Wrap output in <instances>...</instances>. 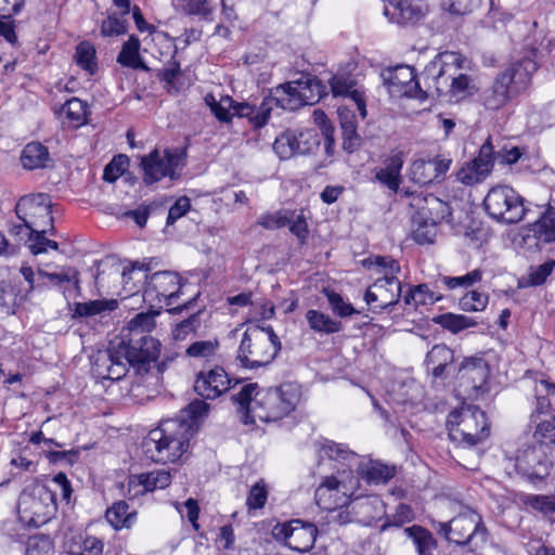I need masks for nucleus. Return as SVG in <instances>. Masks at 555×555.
<instances>
[{"label":"nucleus","mask_w":555,"mask_h":555,"mask_svg":"<svg viewBox=\"0 0 555 555\" xmlns=\"http://www.w3.org/2000/svg\"><path fill=\"white\" fill-rule=\"evenodd\" d=\"M160 343L151 335L120 334L119 340L99 351L92 362V374L101 380L124 378L128 366L139 375L147 373L160 353Z\"/></svg>","instance_id":"f257e3e1"},{"label":"nucleus","mask_w":555,"mask_h":555,"mask_svg":"<svg viewBox=\"0 0 555 555\" xmlns=\"http://www.w3.org/2000/svg\"><path fill=\"white\" fill-rule=\"evenodd\" d=\"M538 64L531 57L512 62L498 73L492 83L479 94V103L488 112H498L506 107L520 94L525 93Z\"/></svg>","instance_id":"f03ea898"},{"label":"nucleus","mask_w":555,"mask_h":555,"mask_svg":"<svg viewBox=\"0 0 555 555\" xmlns=\"http://www.w3.org/2000/svg\"><path fill=\"white\" fill-rule=\"evenodd\" d=\"M192 425L180 420H165L149 431L141 442L146 459L155 463H175L190 447Z\"/></svg>","instance_id":"7ed1b4c3"},{"label":"nucleus","mask_w":555,"mask_h":555,"mask_svg":"<svg viewBox=\"0 0 555 555\" xmlns=\"http://www.w3.org/2000/svg\"><path fill=\"white\" fill-rule=\"evenodd\" d=\"M280 350L281 341L272 326H248L243 334L236 359L245 369H258L270 364Z\"/></svg>","instance_id":"20e7f679"},{"label":"nucleus","mask_w":555,"mask_h":555,"mask_svg":"<svg viewBox=\"0 0 555 555\" xmlns=\"http://www.w3.org/2000/svg\"><path fill=\"white\" fill-rule=\"evenodd\" d=\"M301 391L295 383H284L279 387L261 389L255 396L251 411V423L255 418L261 422H276L289 415L300 400Z\"/></svg>","instance_id":"39448f33"},{"label":"nucleus","mask_w":555,"mask_h":555,"mask_svg":"<svg viewBox=\"0 0 555 555\" xmlns=\"http://www.w3.org/2000/svg\"><path fill=\"white\" fill-rule=\"evenodd\" d=\"M460 59L455 54L442 53L426 66L425 74L439 96L463 99L470 93L472 78L460 73Z\"/></svg>","instance_id":"423d86ee"},{"label":"nucleus","mask_w":555,"mask_h":555,"mask_svg":"<svg viewBox=\"0 0 555 555\" xmlns=\"http://www.w3.org/2000/svg\"><path fill=\"white\" fill-rule=\"evenodd\" d=\"M447 427L450 439L462 447H475L490 435V423L486 413L470 404L450 412Z\"/></svg>","instance_id":"0eeeda50"},{"label":"nucleus","mask_w":555,"mask_h":555,"mask_svg":"<svg viewBox=\"0 0 555 555\" xmlns=\"http://www.w3.org/2000/svg\"><path fill=\"white\" fill-rule=\"evenodd\" d=\"M145 287L143 292V299L152 308L158 310L167 308L170 313H178L188 309L192 300H188L182 305L173 307L177 298L182 294L181 278L178 273L171 271H158L151 275H144Z\"/></svg>","instance_id":"6e6552de"},{"label":"nucleus","mask_w":555,"mask_h":555,"mask_svg":"<svg viewBox=\"0 0 555 555\" xmlns=\"http://www.w3.org/2000/svg\"><path fill=\"white\" fill-rule=\"evenodd\" d=\"M439 533L452 543L468 545L473 550L481 547L488 539V530L481 516L469 507H464L448 522H439Z\"/></svg>","instance_id":"1a4fd4ad"},{"label":"nucleus","mask_w":555,"mask_h":555,"mask_svg":"<svg viewBox=\"0 0 555 555\" xmlns=\"http://www.w3.org/2000/svg\"><path fill=\"white\" fill-rule=\"evenodd\" d=\"M278 107L295 111L304 105H313L326 95V87L320 79L311 75H302L299 79L279 85L273 88Z\"/></svg>","instance_id":"9d476101"},{"label":"nucleus","mask_w":555,"mask_h":555,"mask_svg":"<svg viewBox=\"0 0 555 555\" xmlns=\"http://www.w3.org/2000/svg\"><path fill=\"white\" fill-rule=\"evenodd\" d=\"M337 476H326L322 479L314 492L317 505L325 511H335L348 506L352 499H358L357 494L359 479L350 470L338 472Z\"/></svg>","instance_id":"9b49d317"},{"label":"nucleus","mask_w":555,"mask_h":555,"mask_svg":"<svg viewBox=\"0 0 555 555\" xmlns=\"http://www.w3.org/2000/svg\"><path fill=\"white\" fill-rule=\"evenodd\" d=\"M525 198L508 185L490 189L483 199V207L490 218L505 224L518 223L527 212Z\"/></svg>","instance_id":"f8f14e48"},{"label":"nucleus","mask_w":555,"mask_h":555,"mask_svg":"<svg viewBox=\"0 0 555 555\" xmlns=\"http://www.w3.org/2000/svg\"><path fill=\"white\" fill-rule=\"evenodd\" d=\"M185 153L180 149H166L162 153L154 149L140 158V168L143 171L142 180L145 185H152L164 178L178 180L184 166Z\"/></svg>","instance_id":"ddd939ff"},{"label":"nucleus","mask_w":555,"mask_h":555,"mask_svg":"<svg viewBox=\"0 0 555 555\" xmlns=\"http://www.w3.org/2000/svg\"><path fill=\"white\" fill-rule=\"evenodd\" d=\"M15 212L29 230L50 228L54 232L52 203L47 194L23 196L15 206Z\"/></svg>","instance_id":"4468645a"},{"label":"nucleus","mask_w":555,"mask_h":555,"mask_svg":"<svg viewBox=\"0 0 555 555\" xmlns=\"http://www.w3.org/2000/svg\"><path fill=\"white\" fill-rule=\"evenodd\" d=\"M319 144L315 129H287L275 139L273 150L281 159H288L294 155L310 154Z\"/></svg>","instance_id":"2eb2a0df"},{"label":"nucleus","mask_w":555,"mask_h":555,"mask_svg":"<svg viewBox=\"0 0 555 555\" xmlns=\"http://www.w3.org/2000/svg\"><path fill=\"white\" fill-rule=\"evenodd\" d=\"M272 533L276 540L283 541L289 548L305 553L313 547L318 528L312 522L293 519L285 524H278Z\"/></svg>","instance_id":"dca6fc26"},{"label":"nucleus","mask_w":555,"mask_h":555,"mask_svg":"<svg viewBox=\"0 0 555 555\" xmlns=\"http://www.w3.org/2000/svg\"><path fill=\"white\" fill-rule=\"evenodd\" d=\"M552 466L553 462L546 450L535 446L520 450L515 462L517 473L532 483L544 480Z\"/></svg>","instance_id":"f3484780"},{"label":"nucleus","mask_w":555,"mask_h":555,"mask_svg":"<svg viewBox=\"0 0 555 555\" xmlns=\"http://www.w3.org/2000/svg\"><path fill=\"white\" fill-rule=\"evenodd\" d=\"M402 284L397 276L377 279L365 292L364 300L374 312H380L398 304Z\"/></svg>","instance_id":"a211bd4d"},{"label":"nucleus","mask_w":555,"mask_h":555,"mask_svg":"<svg viewBox=\"0 0 555 555\" xmlns=\"http://www.w3.org/2000/svg\"><path fill=\"white\" fill-rule=\"evenodd\" d=\"M406 196H411L410 206L415 209L416 220H428L436 224L451 217V207L447 202L433 194L413 193L405 191Z\"/></svg>","instance_id":"6ab92c4d"},{"label":"nucleus","mask_w":555,"mask_h":555,"mask_svg":"<svg viewBox=\"0 0 555 555\" xmlns=\"http://www.w3.org/2000/svg\"><path fill=\"white\" fill-rule=\"evenodd\" d=\"M386 81L390 93L398 96L414 98L425 100L426 92L421 88L416 78L414 67L409 65H399L388 72Z\"/></svg>","instance_id":"aec40b11"},{"label":"nucleus","mask_w":555,"mask_h":555,"mask_svg":"<svg viewBox=\"0 0 555 555\" xmlns=\"http://www.w3.org/2000/svg\"><path fill=\"white\" fill-rule=\"evenodd\" d=\"M18 507L31 516L29 521L38 525L44 522L55 509L54 493L46 487H39L30 494H23Z\"/></svg>","instance_id":"412c9836"},{"label":"nucleus","mask_w":555,"mask_h":555,"mask_svg":"<svg viewBox=\"0 0 555 555\" xmlns=\"http://www.w3.org/2000/svg\"><path fill=\"white\" fill-rule=\"evenodd\" d=\"M452 160L443 156L415 159L409 168V178L414 183L427 185L443 180Z\"/></svg>","instance_id":"4be33fe9"},{"label":"nucleus","mask_w":555,"mask_h":555,"mask_svg":"<svg viewBox=\"0 0 555 555\" xmlns=\"http://www.w3.org/2000/svg\"><path fill=\"white\" fill-rule=\"evenodd\" d=\"M493 168V147L490 142L481 145L476 158L467 163L457 172V180L466 185L483 181Z\"/></svg>","instance_id":"5701e85b"},{"label":"nucleus","mask_w":555,"mask_h":555,"mask_svg":"<svg viewBox=\"0 0 555 555\" xmlns=\"http://www.w3.org/2000/svg\"><path fill=\"white\" fill-rule=\"evenodd\" d=\"M231 388V379L221 366L197 373L195 392L204 399H216Z\"/></svg>","instance_id":"b1692460"},{"label":"nucleus","mask_w":555,"mask_h":555,"mask_svg":"<svg viewBox=\"0 0 555 555\" xmlns=\"http://www.w3.org/2000/svg\"><path fill=\"white\" fill-rule=\"evenodd\" d=\"M524 243L540 248L555 242V208L548 207L538 220L528 223L524 229Z\"/></svg>","instance_id":"393cba45"},{"label":"nucleus","mask_w":555,"mask_h":555,"mask_svg":"<svg viewBox=\"0 0 555 555\" xmlns=\"http://www.w3.org/2000/svg\"><path fill=\"white\" fill-rule=\"evenodd\" d=\"M489 374V365L481 358L467 359L459 367L461 385H465L472 391L469 395L474 396L485 390Z\"/></svg>","instance_id":"a878e982"},{"label":"nucleus","mask_w":555,"mask_h":555,"mask_svg":"<svg viewBox=\"0 0 555 555\" xmlns=\"http://www.w3.org/2000/svg\"><path fill=\"white\" fill-rule=\"evenodd\" d=\"M274 98L275 94H273V89H271L270 94L264 96L258 106L234 101L233 114L241 118H247L255 129L262 128L268 124L273 106H278V102Z\"/></svg>","instance_id":"bb28decb"},{"label":"nucleus","mask_w":555,"mask_h":555,"mask_svg":"<svg viewBox=\"0 0 555 555\" xmlns=\"http://www.w3.org/2000/svg\"><path fill=\"white\" fill-rule=\"evenodd\" d=\"M453 363L454 352L444 344L435 345L425 358V365L433 382L447 379Z\"/></svg>","instance_id":"cd10ccee"},{"label":"nucleus","mask_w":555,"mask_h":555,"mask_svg":"<svg viewBox=\"0 0 555 555\" xmlns=\"http://www.w3.org/2000/svg\"><path fill=\"white\" fill-rule=\"evenodd\" d=\"M384 14L399 25L414 24L423 16V4L421 0H392L385 5Z\"/></svg>","instance_id":"c85d7f7f"},{"label":"nucleus","mask_w":555,"mask_h":555,"mask_svg":"<svg viewBox=\"0 0 555 555\" xmlns=\"http://www.w3.org/2000/svg\"><path fill=\"white\" fill-rule=\"evenodd\" d=\"M404 164L403 153L395 152L389 155L384 167L375 170V180L397 193L401 184V170Z\"/></svg>","instance_id":"c756f323"},{"label":"nucleus","mask_w":555,"mask_h":555,"mask_svg":"<svg viewBox=\"0 0 555 555\" xmlns=\"http://www.w3.org/2000/svg\"><path fill=\"white\" fill-rule=\"evenodd\" d=\"M358 474L369 485H385L397 474V467L377 460H370L366 463L359 464Z\"/></svg>","instance_id":"7c9ffc66"},{"label":"nucleus","mask_w":555,"mask_h":555,"mask_svg":"<svg viewBox=\"0 0 555 555\" xmlns=\"http://www.w3.org/2000/svg\"><path fill=\"white\" fill-rule=\"evenodd\" d=\"M140 40L137 36L131 35L121 46V50L117 55V63L124 67L131 69H141L149 72L150 67L145 64L140 55Z\"/></svg>","instance_id":"2f4dec72"},{"label":"nucleus","mask_w":555,"mask_h":555,"mask_svg":"<svg viewBox=\"0 0 555 555\" xmlns=\"http://www.w3.org/2000/svg\"><path fill=\"white\" fill-rule=\"evenodd\" d=\"M341 135L343 149L348 153H353L361 145V137L357 131V120L353 113L348 111H338Z\"/></svg>","instance_id":"473e14b6"},{"label":"nucleus","mask_w":555,"mask_h":555,"mask_svg":"<svg viewBox=\"0 0 555 555\" xmlns=\"http://www.w3.org/2000/svg\"><path fill=\"white\" fill-rule=\"evenodd\" d=\"M49 162V151L40 142H30L26 144L22 151L21 163L25 169L35 170L46 168Z\"/></svg>","instance_id":"72a5a7b5"},{"label":"nucleus","mask_w":555,"mask_h":555,"mask_svg":"<svg viewBox=\"0 0 555 555\" xmlns=\"http://www.w3.org/2000/svg\"><path fill=\"white\" fill-rule=\"evenodd\" d=\"M404 533L412 540L418 555H434L437 541L428 529L413 525L404 528Z\"/></svg>","instance_id":"f704fd0d"},{"label":"nucleus","mask_w":555,"mask_h":555,"mask_svg":"<svg viewBox=\"0 0 555 555\" xmlns=\"http://www.w3.org/2000/svg\"><path fill=\"white\" fill-rule=\"evenodd\" d=\"M105 518L115 530L129 529L135 521L137 512H129V504L118 501L106 509Z\"/></svg>","instance_id":"c9c22d12"},{"label":"nucleus","mask_w":555,"mask_h":555,"mask_svg":"<svg viewBox=\"0 0 555 555\" xmlns=\"http://www.w3.org/2000/svg\"><path fill=\"white\" fill-rule=\"evenodd\" d=\"M219 349L218 338L195 340L185 349V356L196 361L211 362L218 357Z\"/></svg>","instance_id":"e433bc0d"},{"label":"nucleus","mask_w":555,"mask_h":555,"mask_svg":"<svg viewBox=\"0 0 555 555\" xmlns=\"http://www.w3.org/2000/svg\"><path fill=\"white\" fill-rule=\"evenodd\" d=\"M442 299V295L429 288L425 283L410 287L409 292L403 296V301L406 306H418L434 305L435 302Z\"/></svg>","instance_id":"4c0bfd02"},{"label":"nucleus","mask_w":555,"mask_h":555,"mask_svg":"<svg viewBox=\"0 0 555 555\" xmlns=\"http://www.w3.org/2000/svg\"><path fill=\"white\" fill-rule=\"evenodd\" d=\"M118 308L116 299H96L87 302H78L75 306L74 314L80 318L104 315Z\"/></svg>","instance_id":"58836bf2"},{"label":"nucleus","mask_w":555,"mask_h":555,"mask_svg":"<svg viewBox=\"0 0 555 555\" xmlns=\"http://www.w3.org/2000/svg\"><path fill=\"white\" fill-rule=\"evenodd\" d=\"M319 452L321 456H325L332 461L341 462L346 465H350L358 457V454L350 450L347 444L337 443L332 440H325L321 443Z\"/></svg>","instance_id":"ea45409f"},{"label":"nucleus","mask_w":555,"mask_h":555,"mask_svg":"<svg viewBox=\"0 0 555 555\" xmlns=\"http://www.w3.org/2000/svg\"><path fill=\"white\" fill-rule=\"evenodd\" d=\"M555 269V260L548 259L539 266H530L527 274L519 280L520 287L543 285Z\"/></svg>","instance_id":"a19ab883"},{"label":"nucleus","mask_w":555,"mask_h":555,"mask_svg":"<svg viewBox=\"0 0 555 555\" xmlns=\"http://www.w3.org/2000/svg\"><path fill=\"white\" fill-rule=\"evenodd\" d=\"M306 320L309 324V327L321 334H334L338 333L341 330V323L333 320L327 314L310 309L306 312Z\"/></svg>","instance_id":"79ce46f5"},{"label":"nucleus","mask_w":555,"mask_h":555,"mask_svg":"<svg viewBox=\"0 0 555 555\" xmlns=\"http://www.w3.org/2000/svg\"><path fill=\"white\" fill-rule=\"evenodd\" d=\"M55 113L65 115L66 119L74 126H81L87 122L88 105L78 98H72Z\"/></svg>","instance_id":"37998d69"},{"label":"nucleus","mask_w":555,"mask_h":555,"mask_svg":"<svg viewBox=\"0 0 555 555\" xmlns=\"http://www.w3.org/2000/svg\"><path fill=\"white\" fill-rule=\"evenodd\" d=\"M205 104L220 122H230L234 116V100L230 96H222L219 101L208 93L204 98Z\"/></svg>","instance_id":"c03bdc74"},{"label":"nucleus","mask_w":555,"mask_h":555,"mask_svg":"<svg viewBox=\"0 0 555 555\" xmlns=\"http://www.w3.org/2000/svg\"><path fill=\"white\" fill-rule=\"evenodd\" d=\"M261 389H258V384L256 383H249L242 386L240 391L237 393H234L232 396V400L234 403H236L241 411H245V424H248V418L251 417V411L255 403V396L258 391Z\"/></svg>","instance_id":"a18cd8bd"},{"label":"nucleus","mask_w":555,"mask_h":555,"mask_svg":"<svg viewBox=\"0 0 555 555\" xmlns=\"http://www.w3.org/2000/svg\"><path fill=\"white\" fill-rule=\"evenodd\" d=\"M201 311L193 312L179 323H176L171 330V336L175 340H185L190 335H195L201 327Z\"/></svg>","instance_id":"49530a36"},{"label":"nucleus","mask_w":555,"mask_h":555,"mask_svg":"<svg viewBox=\"0 0 555 555\" xmlns=\"http://www.w3.org/2000/svg\"><path fill=\"white\" fill-rule=\"evenodd\" d=\"M435 322L452 333H459L477 324L473 319L466 315L454 313L441 314L435 318Z\"/></svg>","instance_id":"de8ad7c7"},{"label":"nucleus","mask_w":555,"mask_h":555,"mask_svg":"<svg viewBox=\"0 0 555 555\" xmlns=\"http://www.w3.org/2000/svg\"><path fill=\"white\" fill-rule=\"evenodd\" d=\"M209 405L203 400H194L186 408L182 410L181 417H176L175 420H180L188 422L192 425V436L196 431L198 422L207 415Z\"/></svg>","instance_id":"09e8293b"},{"label":"nucleus","mask_w":555,"mask_h":555,"mask_svg":"<svg viewBox=\"0 0 555 555\" xmlns=\"http://www.w3.org/2000/svg\"><path fill=\"white\" fill-rule=\"evenodd\" d=\"M414 519V513L410 505L400 503L397 505L395 513L386 515L384 522L380 526V531L384 532L390 527L400 528L404 524L411 522Z\"/></svg>","instance_id":"8fccbe9b"},{"label":"nucleus","mask_w":555,"mask_h":555,"mask_svg":"<svg viewBox=\"0 0 555 555\" xmlns=\"http://www.w3.org/2000/svg\"><path fill=\"white\" fill-rule=\"evenodd\" d=\"M412 236L418 244H429L434 242L437 233L436 223L428 220H416V216H412Z\"/></svg>","instance_id":"3c124183"},{"label":"nucleus","mask_w":555,"mask_h":555,"mask_svg":"<svg viewBox=\"0 0 555 555\" xmlns=\"http://www.w3.org/2000/svg\"><path fill=\"white\" fill-rule=\"evenodd\" d=\"M155 313L141 312L132 318L126 328L121 331V334H132L134 332L141 333L142 335H151L152 330L155 327Z\"/></svg>","instance_id":"603ef678"},{"label":"nucleus","mask_w":555,"mask_h":555,"mask_svg":"<svg viewBox=\"0 0 555 555\" xmlns=\"http://www.w3.org/2000/svg\"><path fill=\"white\" fill-rule=\"evenodd\" d=\"M54 543L49 535L35 534L29 537L25 545V555H52Z\"/></svg>","instance_id":"864d4df0"},{"label":"nucleus","mask_w":555,"mask_h":555,"mask_svg":"<svg viewBox=\"0 0 555 555\" xmlns=\"http://www.w3.org/2000/svg\"><path fill=\"white\" fill-rule=\"evenodd\" d=\"M75 59L77 64L91 75L95 73L98 66L95 62V50L88 41L80 42L76 48Z\"/></svg>","instance_id":"5fc2aeb1"},{"label":"nucleus","mask_w":555,"mask_h":555,"mask_svg":"<svg viewBox=\"0 0 555 555\" xmlns=\"http://www.w3.org/2000/svg\"><path fill=\"white\" fill-rule=\"evenodd\" d=\"M39 275L47 278L55 285H61L63 283H73L75 291L78 295H80V281L79 273L75 268H66L61 272H46L43 270L38 271Z\"/></svg>","instance_id":"6e6d98bb"},{"label":"nucleus","mask_w":555,"mask_h":555,"mask_svg":"<svg viewBox=\"0 0 555 555\" xmlns=\"http://www.w3.org/2000/svg\"><path fill=\"white\" fill-rule=\"evenodd\" d=\"M482 278V272L479 269H475L462 276H441L438 283H441L448 289H455L457 287L467 288L475 283L479 282Z\"/></svg>","instance_id":"4d7b16f0"},{"label":"nucleus","mask_w":555,"mask_h":555,"mask_svg":"<svg viewBox=\"0 0 555 555\" xmlns=\"http://www.w3.org/2000/svg\"><path fill=\"white\" fill-rule=\"evenodd\" d=\"M533 438L535 447H541L545 450L552 449L555 444V424L551 421L540 423L534 433Z\"/></svg>","instance_id":"13d9d810"},{"label":"nucleus","mask_w":555,"mask_h":555,"mask_svg":"<svg viewBox=\"0 0 555 555\" xmlns=\"http://www.w3.org/2000/svg\"><path fill=\"white\" fill-rule=\"evenodd\" d=\"M129 166V158L125 154H118L105 166L103 180L109 183L115 182L124 175Z\"/></svg>","instance_id":"bf43d9fd"},{"label":"nucleus","mask_w":555,"mask_h":555,"mask_svg":"<svg viewBox=\"0 0 555 555\" xmlns=\"http://www.w3.org/2000/svg\"><path fill=\"white\" fill-rule=\"evenodd\" d=\"M330 85L334 96H349L352 100L353 92L359 91L354 88L356 82L349 75H335Z\"/></svg>","instance_id":"052dcab7"},{"label":"nucleus","mask_w":555,"mask_h":555,"mask_svg":"<svg viewBox=\"0 0 555 555\" xmlns=\"http://www.w3.org/2000/svg\"><path fill=\"white\" fill-rule=\"evenodd\" d=\"M183 10L185 14L198 16L203 21L211 22L214 18V7L210 0H188Z\"/></svg>","instance_id":"680f3d73"},{"label":"nucleus","mask_w":555,"mask_h":555,"mask_svg":"<svg viewBox=\"0 0 555 555\" xmlns=\"http://www.w3.org/2000/svg\"><path fill=\"white\" fill-rule=\"evenodd\" d=\"M128 31V23L124 16L117 14L109 15L101 24V34L104 37H115L125 35Z\"/></svg>","instance_id":"e2e57ef3"},{"label":"nucleus","mask_w":555,"mask_h":555,"mask_svg":"<svg viewBox=\"0 0 555 555\" xmlns=\"http://www.w3.org/2000/svg\"><path fill=\"white\" fill-rule=\"evenodd\" d=\"M366 266H376L378 272L383 273L384 276H397L401 268L397 260L387 256H375L364 261Z\"/></svg>","instance_id":"0e129e2a"},{"label":"nucleus","mask_w":555,"mask_h":555,"mask_svg":"<svg viewBox=\"0 0 555 555\" xmlns=\"http://www.w3.org/2000/svg\"><path fill=\"white\" fill-rule=\"evenodd\" d=\"M538 393L545 392V396H537L538 410L541 413L547 412L551 405L555 404V384H551L547 380H540L535 388Z\"/></svg>","instance_id":"69168bd1"},{"label":"nucleus","mask_w":555,"mask_h":555,"mask_svg":"<svg viewBox=\"0 0 555 555\" xmlns=\"http://www.w3.org/2000/svg\"><path fill=\"white\" fill-rule=\"evenodd\" d=\"M460 305L464 311H482L488 305V295L472 291L461 298Z\"/></svg>","instance_id":"338daca9"},{"label":"nucleus","mask_w":555,"mask_h":555,"mask_svg":"<svg viewBox=\"0 0 555 555\" xmlns=\"http://www.w3.org/2000/svg\"><path fill=\"white\" fill-rule=\"evenodd\" d=\"M268 499V490L262 480L256 482L249 490L246 505L249 511L258 509L264 506Z\"/></svg>","instance_id":"774afa93"}]
</instances>
